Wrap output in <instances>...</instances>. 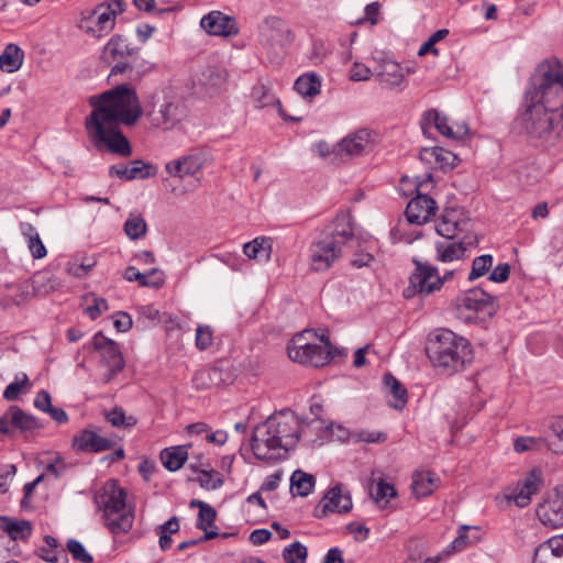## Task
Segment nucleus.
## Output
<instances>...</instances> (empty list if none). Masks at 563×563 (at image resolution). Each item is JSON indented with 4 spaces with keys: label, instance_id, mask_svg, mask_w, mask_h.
<instances>
[{
    "label": "nucleus",
    "instance_id": "9",
    "mask_svg": "<svg viewBox=\"0 0 563 563\" xmlns=\"http://www.w3.org/2000/svg\"><path fill=\"white\" fill-rule=\"evenodd\" d=\"M122 12L123 4L121 0L101 3L93 10L82 12L78 21V27L91 37L101 38L113 30L115 19Z\"/></svg>",
    "mask_w": 563,
    "mask_h": 563
},
{
    "label": "nucleus",
    "instance_id": "62",
    "mask_svg": "<svg viewBox=\"0 0 563 563\" xmlns=\"http://www.w3.org/2000/svg\"><path fill=\"white\" fill-rule=\"evenodd\" d=\"M380 11V4L378 2H372L365 7V15L358 20L357 23L369 22L372 25L377 24Z\"/></svg>",
    "mask_w": 563,
    "mask_h": 563
},
{
    "label": "nucleus",
    "instance_id": "60",
    "mask_svg": "<svg viewBox=\"0 0 563 563\" xmlns=\"http://www.w3.org/2000/svg\"><path fill=\"white\" fill-rule=\"evenodd\" d=\"M109 422L114 427H130L135 423L132 417L126 418L121 409H113L108 413Z\"/></svg>",
    "mask_w": 563,
    "mask_h": 563
},
{
    "label": "nucleus",
    "instance_id": "20",
    "mask_svg": "<svg viewBox=\"0 0 563 563\" xmlns=\"http://www.w3.org/2000/svg\"><path fill=\"white\" fill-rule=\"evenodd\" d=\"M91 344L92 347L100 353L103 364L109 367L110 375L107 378V382H109L113 375L121 372L124 367V360L119 346L101 332L92 338Z\"/></svg>",
    "mask_w": 563,
    "mask_h": 563
},
{
    "label": "nucleus",
    "instance_id": "13",
    "mask_svg": "<svg viewBox=\"0 0 563 563\" xmlns=\"http://www.w3.org/2000/svg\"><path fill=\"white\" fill-rule=\"evenodd\" d=\"M413 262L416 268L410 276L409 286L404 291L405 297L411 298L416 295H430L440 290L443 279H441L438 268L420 261L415 260Z\"/></svg>",
    "mask_w": 563,
    "mask_h": 563
},
{
    "label": "nucleus",
    "instance_id": "46",
    "mask_svg": "<svg viewBox=\"0 0 563 563\" xmlns=\"http://www.w3.org/2000/svg\"><path fill=\"white\" fill-rule=\"evenodd\" d=\"M82 305L86 313L92 319H97L109 309L108 302L104 298L98 297L95 294H88L82 298Z\"/></svg>",
    "mask_w": 563,
    "mask_h": 563
},
{
    "label": "nucleus",
    "instance_id": "25",
    "mask_svg": "<svg viewBox=\"0 0 563 563\" xmlns=\"http://www.w3.org/2000/svg\"><path fill=\"white\" fill-rule=\"evenodd\" d=\"M532 563H563V533L539 544Z\"/></svg>",
    "mask_w": 563,
    "mask_h": 563
},
{
    "label": "nucleus",
    "instance_id": "10",
    "mask_svg": "<svg viewBox=\"0 0 563 563\" xmlns=\"http://www.w3.org/2000/svg\"><path fill=\"white\" fill-rule=\"evenodd\" d=\"M455 310L464 322H483L495 312L494 297L479 288L467 290L456 298Z\"/></svg>",
    "mask_w": 563,
    "mask_h": 563
},
{
    "label": "nucleus",
    "instance_id": "45",
    "mask_svg": "<svg viewBox=\"0 0 563 563\" xmlns=\"http://www.w3.org/2000/svg\"><path fill=\"white\" fill-rule=\"evenodd\" d=\"M549 449L554 453H563V417H555L549 424Z\"/></svg>",
    "mask_w": 563,
    "mask_h": 563
},
{
    "label": "nucleus",
    "instance_id": "17",
    "mask_svg": "<svg viewBox=\"0 0 563 563\" xmlns=\"http://www.w3.org/2000/svg\"><path fill=\"white\" fill-rule=\"evenodd\" d=\"M537 517L547 527L563 526V484L555 486L538 505Z\"/></svg>",
    "mask_w": 563,
    "mask_h": 563
},
{
    "label": "nucleus",
    "instance_id": "57",
    "mask_svg": "<svg viewBox=\"0 0 563 563\" xmlns=\"http://www.w3.org/2000/svg\"><path fill=\"white\" fill-rule=\"evenodd\" d=\"M29 386V378L25 374H23L21 380H15L9 384L3 393V396L7 400H15L19 395Z\"/></svg>",
    "mask_w": 563,
    "mask_h": 563
},
{
    "label": "nucleus",
    "instance_id": "1",
    "mask_svg": "<svg viewBox=\"0 0 563 563\" xmlns=\"http://www.w3.org/2000/svg\"><path fill=\"white\" fill-rule=\"evenodd\" d=\"M92 108L85 126L89 142L98 150L126 157L131 154L129 141L120 125H133L142 114L135 90L121 85L89 98Z\"/></svg>",
    "mask_w": 563,
    "mask_h": 563
},
{
    "label": "nucleus",
    "instance_id": "39",
    "mask_svg": "<svg viewBox=\"0 0 563 563\" xmlns=\"http://www.w3.org/2000/svg\"><path fill=\"white\" fill-rule=\"evenodd\" d=\"M23 63V52L14 44L8 45L0 55V68L7 73L16 71Z\"/></svg>",
    "mask_w": 563,
    "mask_h": 563
},
{
    "label": "nucleus",
    "instance_id": "3",
    "mask_svg": "<svg viewBox=\"0 0 563 563\" xmlns=\"http://www.w3.org/2000/svg\"><path fill=\"white\" fill-rule=\"evenodd\" d=\"M322 423L320 420L303 422L291 410L275 412L254 428L251 438L252 452L262 461L280 459L298 444L301 437H308V430L317 429Z\"/></svg>",
    "mask_w": 563,
    "mask_h": 563
},
{
    "label": "nucleus",
    "instance_id": "2",
    "mask_svg": "<svg viewBox=\"0 0 563 563\" xmlns=\"http://www.w3.org/2000/svg\"><path fill=\"white\" fill-rule=\"evenodd\" d=\"M518 122L533 142L547 141L556 125L563 128V63L558 58L538 65L530 103Z\"/></svg>",
    "mask_w": 563,
    "mask_h": 563
},
{
    "label": "nucleus",
    "instance_id": "40",
    "mask_svg": "<svg viewBox=\"0 0 563 563\" xmlns=\"http://www.w3.org/2000/svg\"><path fill=\"white\" fill-rule=\"evenodd\" d=\"M479 540L478 529L471 526H462L459 529L457 537L452 541L449 550L452 552H460L466 547L476 543Z\"/></svg>",
    "mask_w": 563,
    "mask_h": 563
},
{
    "label": "nucleus",
    "instance_id": "26",
    "mask_svg": "<svg viewBox=\"0 0 563 563\" xmlns=\"http://www.w3.org/2000/svg\"><path fill=\"white\" fill-rule=\"evenodd\" d=\"M154 175V167L143 161H133L126 165H112L109 168L110 177H119L125 180L145 179Z\"/></svg>",
    "mask_w": 563,
    "mask_h": 563
},
{
    "label": "nucleus",
    "instance_id": "52",
    "mask_svg": "<svg viewBox=\"0 0 563 563\" xmlns=\"http://www.w3.org/2000/svg\"><path fill=\"white\" fill-rule=\"evenodd\" d=\"M123 277L128 282H137L141 286L144 287L157 288L162 286V280L158 279L157 282H148V275H146V273L139 272L134 266H129L125 269Z\"/></svg>",
    "mask_w": 563,
    "mask_h": 563
},
{
    "label": "nucleus",
    "instance_id": "47",
    "mask_svg": "<svg viewBox=\"0 0 563 563\" xmlns=\"http://www.w3.org/2000/svg\"><path fill=\"white\" fill-rule=\"evenodd\" d=\"M3 529L13 540H24L32 532V526L26 520H5Z\"/></svg>",
    "mask_w": 563,
    "mask_h": 563
},
{
    "label": "nucleus",
    "instance_id": "15",
    "mask_svg": "<svg viewBox=\"0 0 563 563\" xmlns=\"http://www.w3.org/2000/svg\"><path fill=\"white\" fill-rule=\"evenodd\" d=\"M213 157L207 151H195L166 163L165 170L173 177L197 176L203 167L212 164Z\"/></svg>",
    "mask_w": 563,
    "mask_h": 563
},
{
    "label": "nucleus",
    "instance_id": "21",
    "mask_svg": "<svg viewBox=\"0 0 563 563\" xmlns=\"http://www.w3.org/2000/svg\"><path fill=\"white\" fill-rule=\"evenodd\" d=\"M468 225L470 220L462 210L448 209L437 224V232L448 240H454L460 233L467 231Z\"/></svg>",
    "mask_w": 563,
    "mask_h": 563
},
{
    "label": "nucleus",
    "instance_id": "31",
    "mask_svg": "<svg viewBox=\"0 0 563 563\" xmlns=\"http://www.w3.org/2000/svg\"><path fill=\"white\" fill-rule=\"evenodd\" d=\"M273 242L269 238L258 236L243 245V253L250 260L267 263L271 260Z\"/></svg>",
    "mask_w": 563,
    "mask_h": 563
},
{
    "label": "nucleus",
    "instance_id": "33",
    "mask_svg": "<svg viewBox=\"0 0 563 563\" xmlns=\"http://www.w3.org/2000/svg\"><path fill=\"white\" fill-rule=\"evenodd\" d=\"M437 260L442 263H451L464 257L466 247L461 241L445 240L435 243Z\"/></svg>",
    "mask_w": 563,
    "mask_h": 563
},
{
    "label": "nucleus",
    "instance_id": "41",
    "mask_svg": "<svg viewBox=\"0 0 563 563\" xmlns=\"http://www.w3.org/2000/svg\"><path fill=\"white\" fill-rule=\"evenodd\" d=\"M147 224L143 216L139 212H131L124 223V233L130 240H139L145 236Z\"/></svg>",
    "mask_w": 563,
    "mask_h": 563
},
{
    "label": "nucleus",
    "instance_id": "58",
    "mask_svg": "<svg viewBox=\"0 0 563 563\" xmlns=\"http://www.w3.org/2000/svg\"><path fill=\"white\" fill-rule=\"evenodd\" d=\"M212 344V331L209 325H198L196 330V346L206 350Z\"/></svg>",
    "mask_w": 563,
    "mask_h": 563
},
{
    "label": "nucleus",
    "instance_id": "35",
    "mask_svg": "<svg viewBox=\"0 0 563 563\" xmlns=\"http://www.w3.org/2000/svg\"><path fill=\"white\" fill-rule=\"evenodd\" d=\"M314 485V476L301 470H296L290 477V490L294 496H308L312 493Z\"/></svg>",
    "mask_w": 563,
    "mask_h": 563
},
{
    "label": "nucleus",
    "instance_id": "24",
    "mask_svg": "<svg viewBox=\"0 0 563 563\" xmlns=\"http://www.w3.org/2000/svg\"><path fill=\"white\" fill-rule=\"evenodd\" d=\"M320 504L324 515L329 512L346 514L353 507L350 492L342 484L330 488Z\"/></svg>",
    "mask_w": 563,
    "mask_h": 563
},
{
    "label": "nucleus",
    "instance_id": "14",
    "mask_svg": "<svg viewBox=\"0 0 563 563\" xmlns=\"http://www.w3.org/2000/svg\"><path fill=\"white\" fill-rule=\"evenodd\" d=\"M375 146V133L368 129H358L347 133L334 145L339 158H355L369 154Z\"/></svg>",
    "mask_w": 563,
    "mask_h": 563
},
{
    "label": "nucleus",
    "instance_id": "11",
    "mask_svg": "<svg viewBox=\"0 0 563 563\" xmlns=\"http://www.w3.org/2000/svg\"><path fill=\"white\" fill-rule=\"evenodd\" d=\"M292 41L294 34L282 19L268 16L264 20L260 30V43L268 56L279 57Z\"/></svg>",
    "mask_w": 563,
    "mask_h": 563
},
{
    "label": "nucleus",
    "instance_id": "6",
    "mask_svg": "<svg viewBox=\"0 0 563 563\" xmlns=\"http://www.w3.org/2000/svg\"><path fill=\"white\" fill-rule=\"evenodd\" d=\"M95 501L112 533H126L133 526L134 511L126 503V493L115 481H108L97 490Z\"/></svg>",
    "mask_w": 563,
    "mask_h": 563
},
{
    "label": "nucleus",
    "instance_id": "28",
    "mask_svg": "<svg viewBox=\"0 0 563 563\" xmlns=\"http://www.w3.org/2000/svg\"><path fill=\"white\" fill-rule=\"evenodd\" d=\"M112 442L90 429H86L74 437L73 448L76 451L101 452L110 449Z\"/></svg>",
    "mask_w": 563,
    "mask_h": 563
},
{
    "label": "nucleus",
    "instance_id": "53",
    "mask_svg": "<svg viewBox=\"0 0 563 563\" xmlns=\"http://www.w3.org/2000/svg\"><path fill=\"white\" fill-rule=\"evenodd\" d=\"M198 481L202 488L209 490L218 489L223 483L219 473L214 471H201Z\"/></svg>",
    "mask_w": 563,
    "mask_h": 563
},
{
    "label": "nucleus",
    "instance_id": "49",
    "mask_svg": "<svg viewBox=\"0 0 563 563\" xmlns=\"http://www.w3.org/2000/svg\"><path fill=\"white\" fill-rule=\"evenodd\" d=\"M307 555V548L300 542H292L283 551V559L285 563H305Z\"/></svg>",
    "mask_w": 563,
    "mask_h": 563
},
{
    "label": "nucleus",
    "instance_id": "54",
    "mask_svg": "<svg viewBox=\"0 0 563 563\" xmlns=\"http://www.w3.org/2000/svg\"><path fill=\"white\" fill-rule=\"evenodd\" d=\"M373 75L372 69L361 62H354L349 70V79L352 81H366Z\"/></svg>",
    "mask_w": 563,
    "mask_h": 563
},
{
    "label": "nucleus",
    "instance_id": "44",
    "mask_svg": "<svg viewBox=\"0 0 563 563\" xmlns=\"http://www.w3.org/2000/svg\"><path fill=\"white\" fill-rule=\"evenodd\" d=\"M10 415L11 423L14 430L19 429L21 431H32L40 427L37 420L33 416L25 413L18 407H11Z\"/></svg>",
    "mask_w": 563,
    "mask_h": 563
},
{
    "label": "nucleus",
    "instance_id": "18",
    "mask_svg": "<svg viewBox=\"0 0 563 563\" xmlns=\"http://www.w3.org/2000/svg\"><path fill=\"white\" fill-rule=\"evenodd\" d=\"M229 74L218 65H207L197 75V88L208 98H214L225 91Z\"/></svg>",
    "mask_w": 563,
    "mask_h": 563
},
{
    "label": "nucleus",
    "instance_id": "7",
    "mask_svg": "<svg viewBox=\"0 0 563 563\" xmlns=\"http://www.w3.org/2000/svg\"><path fill=\"white\" fill-rule=\"evenodd\" d=\"M187 114L184 101L168 91L155 92L145 106V117L151 125L163 131L180 129Z\"/></svg>",
    "mask_w": 563,
    "mask_h": 563
},
{
    "label": "nucleus",
    "instance_id": "30",
    "mask_svg": "<svg viewBox=\"0 0 563 563\" xmlns=\"http://www.w3.org/2000/svg\"><path fill=\"white\" fill-rule=\"evenodd\" d=\"M439 477L430 471H417L412 475L411 490L417 498L431 495L438 488Z\"/></svg>",
    "mask_w": 563,
    "mask_h": 563
},
{
    "label": "nucleus",
    "instance_id": "27",
    "mask_svg": "<svg viewBox=\"0 0 563 563\" xmlns=\"http://www.w3.org/2000/svg\"><path fill=\"white\" fill-rule=\"evenodd\" d=\"M368 489L372 499L379 508L387 507L390 499L397 496L395 487L383 478L380 472L372 473Z\"/></svg>",
    "mask_w": 563,
    "mask_h": 563
},
{
    "label": "nucleus",
    "instance_id": "43",
    "mask_svg": "<svg viewBox=\"0 0 563 563\" xmlns=\"http://www.w3.org/2000/svg\"><path fill=\"white\" fill-rule=\"evenodd\" d=\"M216 517L217 512L210 505L199 511L197 527L205 531V536L201 540H210L218 536L216 530H210V528L213 527Z\"/></svg>",
    "mask_w": 563,
    "mask_h": 563
},
{
    "label": "nucleus",
    "instance_id": "50",
    "mask_svg": "<svg viewBox=\"0 0 563 563\" xmlns=\"http://www.w3.org/2000/svg\"><path fill=\"white\" fill-rule=\"evenodd\" d=\"M493 265V256L485 254L474 258L472 269L468 275V280H475L484 276Z\"/></svg>",
    "mask_w": 563,
    "mask_h": 563
},
{
    "label": "nucleus",
    "instance_id": "63",
    "mask_svg": "<svg viewBox=\"0 0 563 563\" xmlns=\"http://www.w3.org/2000/svg\"><path fill=\"white\" fill-rule=\"evenodd\" d=\"M510 275V265L507 263H501L497 265L489 275V280L495 283H504L509 278Z\"/></svg>",
    "mask_w": 563,
    "mask_h": 563
},
{
    "label": "nucleus",
    "instance_id": "29",
    "mask_svg": "<svg viewBox=\"0 0 563 563\" xmlns=\"http://www.w3.org/2000/svg\"><path fill=\"white\" fill-rule=\"evenodd\" d=\"M135 54V48L131 47L128 40L122 35H113L104 45L101 54L103 62L111 64Z\"/></svg>",
    "mask_w": 563,
    "mask_h": 563
},
{
    "label": "nucleus",
    "instance_id": "38",
    "mask_svg": "<svg viewBox=\"0 0 563 563\" xmlns=\"http://www.w3.org/2000/svg\"><path fill=\"white\" fill-rule=\"evenodd\" d=\"M384 383L393 398L388 399L389 405L395 409H402L407 404V390L390 374L384 376Z\"/></svg>",
    "mask_w": 563,
    "mask_h": 563
},
{
    "label": "nucleus",
    "instance_id": "16",
    "mask_svg": "<svg viewBox=\"0 0 563 563\" xmlns=\"http://www.w3.org/2000/svg\"><path fill=\"white\" fill-rule=\"evenodd\" d=\"M428 183H432V176L426 174L420 180H418L416 190L420 192L422 187H427ZM438 207L435 201L428 195L418 194L411 199L406 208V217L409 223L423 224L428 222L437 211Z\"/></svg>",
    "mask_w": 563,
    "mask_h": 563
},
{
    "label": "nucleus",
    "instance_id": "48",
    "mask_svg": "<svg viewBox=\"0 0 563 563\" xmlns=\"http://www.w3.org/2000/svg\"><path fill=\"white\" fill-rule=\"evenodd\" d=\"M179 530V522L176 517H172L167 522L159 526L157 533L159 534V547L166 551L172 545V534Z\"/></svg>",
    "mask_w": 563,
    "mask_h": 563
},
{
    "label": "nucleus",
    "instance_id": "37",
    "mask_svg": "<svg viewBox=\"0 0 563 563\" xmlns=\"http://www.w3.org/2000/svg\"><path fill=\"white\" fill-rule=\"evenodd\" d=\"M295 89L303 98H313L321 91V80L314 73L303 74L296 80Z\"/></svg>",
    "mask_w": 563,
    "mask_h": 563
},
{
    "label": "nucleus",
    "instance_id": "61",
    "mask_svg": "<svg viewBox=\"0 0 563 563\" xmlns=\"http://www.w3.org/2000/svg\"><path fill=\"white\" fill-rule=\"evenodd\" d=\"M217 375V369H201L195 374L194 382L198 388H208L212 383V376Z\"/></svg>",
    "mask_w": 563,
    "mask_h": 563
},
{
    "label": "nucleus",
    "instance_id": "56",
    "mask_svg": "<svg viewBox=\"0 0 563 563\" xmlns=\"http://www.w3.org/2000/svg\"><path fill=\"white\" fill-rule=\"evenodd\" d=\"M542 440L532 437H520L514 441V449L517 453L537 450L541 446Z\"/></svg>",
    "mask_w": 563,
    "mask_h": 563
},
{
    "label": "nucleus",
    "instance_id": "59",
    "mask_svg": "<svg viewBox=\"0 0 563 563\" xmlns=\"http://www.w3.org/2000/svg\"><path fill=\"white\" fill-rule=\"evenodd\" d=\"M16 474V467L13 464L5 465L0 471V495L9 490L11 482Z\"/></svg>",
    "mask_w": 563,
    "mask_h": 563
},
{
    "label": "nucleus",
    "instance_id": "23",
    "mask_svg": "<svg viewBox=\"0 0 563 563\" xmlns=\"http://www.w3.org/2000/svg\"><path fill=\"white\" fill-rule=\"evenodd\" d=\"M431 125L448 139L457 140L467 134V126L465 124H450L449 119L434 109L423 114V129Z\"/></svg>",
    "mask_w": 563,
    "mask_h": 563
},
{
    "label": "nucleus",
    "instance_id": "34",
    "mask_svg": "<svg viewBox=\"0 0 563 563\" xmlns=\"http://www.w3.org/2000/svg\"><path fill=\"white\" fill-rule=\"evenodd\" d=\"M189 445H176L164 449L161 452V461L163 465L172 472L178 471L188 459Z\"/></svg>",
    "mask_w": 563,
    "mask_h": 563
},
{
    "label": "nucleus",
    "instance_id": "12",
    "mask_svg": "<svg viewBox=\"0 0 563 563\" xmlns=\"http://www.w3.org/2000/svg\"><path fill=\"white\" fill-rule=\"evenodd\" d=\"M544 485V475L541 468L533 467L527 472L517 483L511 492L496 496L499 506H508L514 503L518 507L528 506L532 497L537 495Z\"/></svg>",
    "mask_w": 563,
    "mask_h": 563
},
{
    "label": "nucleus",
    "instance_id": "51",
    "mask_svg": "<svg viewBox=\"0 0 563 563\" xmlns=\"http://www.w3.org/2000/svg\"><path fill=\"white\" fill-rule=\"evenodd\" d=\"M449 31L446 29H441L434 32L419 48L418 55L424 56L429 53L433 55H439V51L435 48V44L446 37Z\"/></svg>",
    "mask_w": 563,
    "mask_h": 563
},
{
    "label": "nucleus",
    "instance_id": "55",
    "mask_svg": "<svg viewBox=\"0 0 563 563\" xmlns=\"http://www.w3.org/2000/svg\"><path fill=\"white\" fill-rule=\"evenodd\" d=\"M67 550L70 552L75 560H78L84 563L92 562V556L86 551L85 547L77 540H68Z\"/></svg>",
    "mask_w": 563,
    "mask_h": 563
},
{
    "label": "nucleus",
    "instance_id": "36",
    "mask_svg": "<svg viewBox=\"0 0 563 563\" xmlns=\"http://www.w3.org/2000/svg\"><path fill=\"white\" fill-rule=\"evenodd\" d=\"M251 99L257 109H263L265 107L276 104L279 114L286 118L279 100L272 93L271 89L266 85L258 84L254 86L251 92Z\"/></svg>",
    "mask_w": 563,
    "mask_h": 563
},
{
    "label": "nucleus",
    "instance_id": "22",
    "mask_svg": "<svg viewBox=\"0 0 563 563\" xmlns=\"http://www.w3.org/2000/svg\"><path fill=\"white\" fill-rule=\"evenodd\" d=\"M200 25L210 35L230 37L238 34L235 20L220 11H212L205 15Z\"/></svg>",
    "mask_w": 563,
    "mask_h": 563
},
{
    "label": "nucleus",
    "instance_id": "4",
    "mask_svg": "<svg viewBox=\"0 0 563 563\" xmlns=\"http://www.w3.org/2000/svg\"><path fill=\"white\" fill-rule=\"evenodd\" d=\"M427 353L433 366L444 374L460 372L473 361L470 342L448 329L432 334L427 344Z\"/></svg>",
    "mask_w": 563,
    "mask_h": 563
},
{
    "label": "nucleus",
    "instance_id": "32",
    "mask_svg": "<svg viewBox=\"0 0 563 563\" xmlns=\"http://www.w3.org/2000/svg\"><path fill=\"white\" fill-rule=\"evenodd\" d=\"M420 157L429 164L434 163L439 168L449 169L454 168L459 161L455 154L443 147L424 148L421 151Z\"/></svg>",
    "mask_w": 563,
    "mask_h": 563
},
{
    "label": "nucleus",
    "instance_id": "19",
    "mask_svg": "<svg viewBox=\"0 0 563 563\" xmlns=\"http://www.w3.org/2000/svg\"><path fill=\"white\" fill-rule=\"evenodd\" d=\"M411 73L409 67H404L396 60L384 59L380 62L375 77L384 89L401 90L407 82V76Z\"/></svg>",
    "mask_w": 563,
    "mask_h": 563
},
{
    "label": "nucleus",
    "instance_id": "42",
    "mask_svg": "<svg viewBox=\"0 0 563 563\" xmlns=\"http://www.w3.org/2000/svg\"><path fill=\"white\" fill-rule=\"evenodd\" d=\"M22 232L27 240V246L32 256L37 260L46 256V249L41 241L36 229L32 224L25 223L22 224Z\"/></svg>",
    "mask_w": 563,
    "mask_h": 563
},
{
    "label": "nucleus",
    "instance_id": "8",
    "mask_svg": "<svg viewBox=\"0 0 563 563\" xmlns=\"http://www.w3.org/2000/svg\"><path fill=\"white\" fill-rule=\"evenodd\" d=\"M287 352L292 362L316 367L328 364L333 357L329 340L323 335L317 336L310 330L295 335L287 346Z\"/></svg>",
    "mask_w": 563,
    "mask_h": 563
},
{
    "label": "nucleus",
    "instance_id": "64",
    "mask_svg": "<svg viewBox=\"0 0 563 563\" xmlns=\"http://www.w3.org/2000/svg\"><path fill=\"white\" fill-rule=\"evenodd\" d=\"M312 152L321 158H328L331 154L335 155L334 145L331 146L325 141H319L316 144H313Z\"/></svg>",
    "mask_w": 563,
    "mask_h": 563
},
{
    "label": "nucleus",
    "instance_id": "5",
    "mask_svg": "<svg viewBox=\"0 0 563 563\" xmlns=\"http://www.w3.org/2000/svg\"><path fill=\"white\" fill-rule=\"evenodd\" d=\"M358 244L351 219L347 214L336 217L331 235L314 242L309 247V264L311 269L322 272L328 269L343 253L345 247Z\"/></svg>",
    "mask_w": 563,
    "mask_h": 563
}]
</instances>
